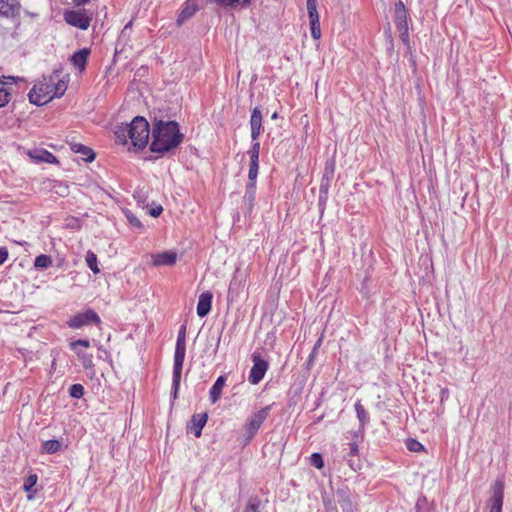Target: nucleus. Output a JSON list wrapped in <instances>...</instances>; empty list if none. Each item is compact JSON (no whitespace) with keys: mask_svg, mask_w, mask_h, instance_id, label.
I'll list each match as a JSON object with an SVG mask.
<instances>
[{"mask_svg":"<svg viewBox=\"0 0 512 512\" xmlns=\"http://www.w3.org/2000/svg\"><path fill=\"white\" fill-rule=\"evenodd\" d=\"M152 141L150 151L157 154L156 158L174 151L184 140V134L180 132L179 124L176 121H164L154 119L151 131Z\"/></svg>","mask_w":512,"mask_h":512,"instance_id":"1","label":"nucleus"},{"mask_svg":"<svg viewBox=\"0 0 512 512\" xmlns=\"http://www.w3.org/2000/svg\"><path fill=\"white\" fill-rule=\"evenodd\" d=\"M271 409L272 405H267L266 407L252 413L247 418L243 425V434L238 438L239 443L243 447L248 445L253 440L262 424L269 416Z\"/></svg>","mask_w":512,"mask_h":512,"instance_id":"2","label":"nucleus"},{"mask_svg":"<svg viewBox=\"0 0 512 512\" xmlns=\"http://www.w3.org/2000/svg\"><path fill=\"white\" fill-rule=\"evenodd\" d=\"M130 141L133 147L143 149L148 144L150 135V126L148 121L142 116H136L129 123Z\"/></svg>","mask_w":512,"mask_h":512,"instance_id":"3","label":"nucleus"},{"mask_svg":"<svg viewBox=\"0 0 512 512\" xmlns=\"http://www.w3.org/2000/svg\"><path fill=\"white\" fill-rule=\"evenodd\" d=\"M411 21L404 3L399 0L394 4V23L399 37L407 50H410L409 22Z\"/></svg>","mask_w":512,"mask_h":512,"instance_id":"4","label":"nucleus"},{"mask_svg":"<svg viewBox=\"0 0 512 512\" xmlns=\"http://www.w3.org/2000/svg\"><path fill=\"white\" fill-rule=\"evenodd\" d=\"M94 13L87 9L79 10H66L64 12V20L67 24L79 28L81 30H87L93 20Z\"/></svg>","mask_w":512,"mask_h":512,"instance_id":"5","label":"nucleus"},{"mask_svg":"<svg viewBox=\"0 0 512 512\" xmlns=\"http://www.w3.org/2000/svg\"><path fill=\"white\" fill-rule=\"evenodd\" d=\"M101 324L99 315L93 309H86L81 313H77L67 321L68 327L72 329H80L84 326Z\"/></svg>","mask_w":512,"mask_h":512,"instance_id":"6","label":"nucleus"},{"mask_svg":"<svg viewBox=\"0 0 512 512\" xmlns=\"http://www.w3.org/2000/svg\"><path fill=\"white\" fill-rule=\"evenodd\" d=\"M335 495L343 512H354L356 510L355 496L347 485L338 486Z\"/></svg>","mask_w":512,"mask_h":512,"instance_id":"7","label":"nucleus"},{"mask_svg":"<svg viewBox=\"0 0 512 512\" xmlns=\"http://www.w3.org/2000/svg\"><path fill=\"white\" fill-rule=\"evenodd\" d=\"M504 500V481L496 479L492 486V494L488 500V512H502Z\"/></svg>","mask_w":512,"mask_h":512,"instance_id":"8","label":"nucleus"},{"mask_svg":"<svg viewBox=\"0 0 512 512\" xmlns=\"http://www.w3.org/2000/svg\"><path fill=\"white\" fill-rule=\"evenodd\" d=\"M317 0H306L311 36L318 40L321 37L320 16L317 10Z\"/></svg>","mask_w":512,"mask_h":512,"instance_id":"9","label":"nucleus"},{"mask_svg":"<svg viewBox=\"0 0 512 512\" xmlns=\"http://www.w3.org/2000/svg\"><path fill=\"white\" fill-rule=\"evenodd\" d=\"M253 366L250 370L248 380L251 384H258L265 376L268 369V362L259 355H252Z\"/></svg>","mask_w":512,"mask_h":512,"instance_id":"10","label":"nucleus"},{"mask_svg":"<svg viewBox=\"0 0 512 512\" xmlns=\"http://www.w3.org/2000/svg\"><path fill=\"white\" fill-rule=\"evenodd\" d=\"M19 78L15 76H1L0 77V108L6 106L11 99L12 85L17 82Z\"/></svg>","mask_w":512,"mask_h":512,"instance_id":"11","label":"nucleus"},{"mask_svg":"<svg viewBox=\"0 0 512 512\" xmlns=\"http://www.w3.org/2000/svg\"><path fill=\"white\" fill-rule=\"evenodd\" d=\"M186 354V325L183 324L177 335L175 352H174V363L183 364Z\"/></svg>","mask_w":512,"mask_h":512,"instance_id":"12","label":"nucleus"},{"mask_svg":"<svg viewBox=\"0 0 512 512\" xmlns=\"http://www.w3.org/2000/svg\"><path fill=\"white\" fill-rule=\"evenodd\" d=\"M21 4L18 0H0V16L5 18H18Z\"/></svg>","mask_w":512,"mask_h":512,"instance_id":"13","label":"nucleus"},{"mask_svg":"<svg viewBox=\"0 0 512 512\" xmlns=\"http://www.w3.org/2000/svg\"><path fill=\"white\" fill-rule=\"evenodd\" d=\"M251 137H260L264 132L263 115L260 107H255L250 116Z\"/></svg>","mask_w":512,"mask_h":512,"instance_id":"14","label":"nucleus"},{"mask_svg":"<svg viewBox=\"0 0 512 512\" xmlns=\"http://www.w3.org/2000/svg\"><path fill=\"white\" fill-rule=\"evenodd\" d=\"M208 420L207 413H198L194 414L191 417L190 424L187 427V430L194 434L195 437L199 438L202 434V429L206 425Z\"/></svg>","mask_w":512,"mask_h":512,"instance_id":"15","label":"nucleus"},{"mask_svg":"<svg viewBox=\"0 0 512 512\" xmlns=\"http://www.w3.org/2000/svg\"><path fill=\"white\" fill-rule=\"evenodd\" d=\"M213 295L210 291H205L200 294L197 304V315L201 318L207 316L212 308Z\"/></svg>","mask_w":512,"mask_h":512,"instance_id":"16","label":"nucleus"},{"mask_svg":"<svg viewBox=\"0 0 512 512\" xmlns=\"http://www.w3.org/2000/svg\"><path fill=\"white\" fill-rule=\"evenodd\" d=\"M154 266H172L176 263L177 253L165 251L152 256Z\"/></svg>","mask_w":512,"mask_h":512,"instance_id":"17","label":"nucleus"},{"mask_svg":"<svg viewBox=\"0 0 512 512\" xmlns=\"http://www.w3.org/2000/svg\"><path fill=\"white\" fill-rule=\"evenodd\" d=\"M226 376H219L209 391V398L212 404H215L222 396L223 387L226 384Z\"/></svg>","mask_w":512,"mask_h":512,"instance_id":"18","label":"nucleus"},{"mask_svg":"<svg viewBox=\"0 0 512 512\" xmlns=\"http://www.w3.org/2000/svg\"><path fill=\"white\" fill-rule=\"evenodd\" d=\"M197 10H198L197 5L193 1L188 0L185 3V6L180 11V13L178 14L177 24L179 26L184 24L188 19H190L191 17L194 16V14L197 12Z\"/></svg>","mask_w":512,"mask_h":512,"instance_id":"19","label":"nucleus"},{"mask_svg":"<svg viewBox=\"0 0 512 512\" xmlns=\"http://www.w3.org/2000/svg\"><path fill=\"white\" fill-rule=\"evenodd\" d=\"M89 55L90 50L88 48L80 49L72 54L71 62L76 68L83 71L86 67Z\"/></svg>","mask_w":512,"mask_h":512,"instance_id":"20","label":"nucleus"},{"mask_svg":"<svg viewBox=\"0 0 512 512\" xmlns=\"http://www.w3.org/2000/svg\"><path fill=\"white\" fill-rule=\"evenodd\" d=\"M70 148L74 153L80 154L86 162H92L96 157L95 152L90 147L81 143H71Z\"/></svg>","mask_w":512,"mask_h":512,"instance_id":"21","label":"nucleus"},{"mask_svg":"<svg viewBox=\"0 0 512 512\" xmlns=\"http://www.w3.org/2000/svg\"><path fill=\"white\" fill-rule=\"evenodd\" d=\"M76 355H77L78 360L80 361L82 367L87 372V375H89L90 377H93L95 374L93 355L82 352V351H76Z\"/></svg>","mask_w":512,"mask_h":512,"instance_id":"22","label":"nucleus"},{"mask_svg":"<svg viewBox=\"0 0 512 512\" xmlns=\"http://www.w3.org/2000/svg\"><path fill=\"white\" fill-rule=\"evenodd\" d=\"M256 196V184L247 183L245 188V194L243 197L244 204L246 206L247 212L250 214L254 207Z\"/></svg>","mask_w":512,"mask_h":512,"instance_id":"23","label":"nucleus"},{"mask_svg":"<svg viewBox=\"0 0 512 512\" xmlns=\"http://www.w3.org/2000/svg\"><path fill=\"white\" fill-rule=\"evenodd\" d=\"M354 408H355L357 419L359 421L360 431H364L366 425L370 421L369 413L362 405L361 400H357L355 402Z\"/></svg>","mask_w":512,"mask_h":512,"instance_id":"24","label":"nucleus"},{"mask_svg":"<svg viewBox=\"0 0 512 512\" xmlns=\"http://www.w3.org/2000/svg\"><path fill=\"white\" fill-rule=\"evenodd\" d=\"M183 364L173 363V375H172V391L171 394L174 399L177 398V394L180 388L181 375H182Z\"/></svg>","mask_w":512,"mask_h":512,"instance_id":"25","label":"nucleus"},{"mask_svg":"<svg viewBox=\"0 0 512 512\" xmlns=\"http://www.w3.org/2000/svg\"><path fill=\"white\" fill-rule=\"evenodd\" d=\"M210 3H216L223 8H246L250 6L252 0H207Z\"/></svg>","mask_w":512,"mask_h":512,"instance_id":"26","label":"nucleus"},{"mask_svg":"<svg viewBox=\"0 0 512 512\" xmlns=\"http://www.w3.org/2000/svg\"><path fill=\"white\" fill-rule=\"evenodd\" d=\"M335 171V161L333 159L326 161L324 172L321 178L320 186L330 187Z\"/></svg>","mask_w":512,"mask_h":512,"instance_id":"27","label":"nucleus"},{"mask_svg":"<svg viewBox=\"0 0 512 512\" xmlns=\"http://www.w3.org/2000/svg\"><path fill=\"white\" fill-rule=\"evenodd\" d=\"M63 450V443L57 439H51L42 443V453L56 454Z\"/></svg>","mask_w":512,"mask_h":512,"instance_id":"28","label":"nucleus"},{"mask_svg":"<svg viewBox=\"0 0 512 512\" xmlns=\"http://www.w3.org/2000/svg\"><path fill=\"white\" fill-rule=\"evenodd\" d=\"M127 130H130L129 124H122L116 127L114 133L117 143L123 145H126L128 143V139H130V131Z\"/></svg>","mask_w":512,"mask_h":512,"instance_id":"29","label":"nucleus"},{"mask_svg":"<svg viewBox=\"0 0 512 512\" xmlns=\"http://www.w3.org/2000/svg\"><path fill=\"white\" fill-rule=\"evenodd\" d=\"M33 157L40 162H45L49 164L58 163L56 156L53 153L44 149L35 151V155Z\"/></svg>","mask_w":512,"mask_h":512,"instance_id":"30","label":"nucleus"},{"mask_svg":"<svg viewBox=\"0 0 512 512\" xmlns=\"http://www.w3.org/2000/svg\"><path fill=\"white\" fill-rule=\"evenodd\" d=\"M38 481V477L36 474H31L29 475L24 484H23V489L28 492L29 494L27 495V498L29 500H32L34 498L33 494L36 492V490H34V486L36 485Z\"/></svg>","mask_w":512,"mask_h":512,"instance_id":"31","label":"nucleus"},{"mask_svg":"<svg viewBox=\"0 0 512 512\" xmlns=\"http://www.w3.org/2000/svg\"><path fill=\"white\" fill-rule=\"evenodd\" d=\"M50 85H52V94L56 98L63 96L67 89V84L64 80H58L54 83L53 77H51Z\"/></svg>","mask_w":512,"mask_h":512,"instance_id":"32","label":"nucleus"},{"mask_svg":"<svg viewBox=\"0 0 512 512\" xmlns=\"http://www.w3.org/2000/svg\"><path fill=\"white\" fill-rule=\"evenodd\" d=\"M52 265V259L49 255L40 254L34 260V267L36 269H47Z\"/></svg>","mask_w":512,"mask_h":512,"instance_id":"33","label":"nucleus"},{"mask_svg":"<svg viewBox=\"0 0 512 512\" xmlns=\"http://www.w3.org/2000/svg\"><path fill=\"white\" fill-rule=\"evenodd\" d=\"M32 89H36L39 93L44 94L47 101L54 97L52 94V85H50V83L39 82L38 84H35Z\"/></svg>","mask_w":512,"mask_h":512,"instance_id":"34","label":"nucleus"},{"mask_svg":"<svg viewBox=\"0 0 512 512\" xmlns=\"http://www.w3.org/2000/svg\"><path fill=\"white\" fill-rule=\"evenodd\" d=\"M28 98L30 103L41 106L47 103V99H45V95L39 93L36 89H31V91L28 94Z\"/></svg>","mask_w":512,"mask_h":512,"instance_id":"35","label":"nucleus"},{"mask_svg":"<svg viewBox=\"0 0 512 512\" xmlns=\"http://www.w3.org/2000/svg\"><path fill=\"white\" fill-rule=\"evenodd\" d=\"M250 160L256 159L259 160V154H260V142L259 137H251V146L249 150L247 151Z\"/></svg>","mask_w":512,"mask_h":512,"instance_id":"36","label":"nucleus"},{"mask_svg":"<svg viewBox=\"0 0 512 512\" xmlns=\"http://www.w3.org/2000/svg\"><path fill=\"white\" fill-rule=\"evenodd\" d=\"M259 171V160H250L249 171H248V182L256 184V179Z\"/></svg>","mask_w":512,"mask_h":512,"instance_id":"37","label":"nucleus"},{"mask_svg":"<svg viewBox=\"0 0 512 512\" xmlns=\"http://www.w3.org/2000/svg\"><path fill=\"white\" fill-rule=\"evenodd\" d=\"M85 260H86L87 266L92 270V272L94 274L100 273V268L98 267L97 256L95 253H93L92 251L89 250L86 253Z\"/></svg>","mask_w":512,"mask_h":512,"instance_id":"38","label":"nucleus"},{"mask_svg":"<svg viewBox=\"0 0 512 512\" xmlns=\"http://www.w3.org/2000/svg\"><path fill=\"white\" fill-rule=\"evenodd\" d=\"M260 504L261 500L257 496L251 497L248 500L243 512H260Z\"/></svg>","mask_w":512,"mask_h":512,"instance_id":"39","label":"nucleus"},{"mask_svg":"<svg viewBox=\"0 0 512 512\" xmlns=\"http://www.w3.org/2000/svg\"><path fill=\"white\" fill-rule=\"evenodd\" d=\"M328 192H329V188H327L325 186L319 187L318 206L321 211H323L326 206V203L328 200Z\"/></svg>","mask_w":512,"mask_h":512,"instance_id":"40","label":"nucleus"},{"mask_svg":"<svg viewBox=\"0 0 512 512\" xmlns=\"http://www.w3.org/2000/svg\"><path fill=\"white\" fill-rule=\"evenodd\" d=\"M322 502L325 512L338 510L335 503V499L327 495L326 493L322 495Z\"/></svg>","mask_w":512,"mask_h":512,"instance_id":"41","label":"nucleus"},{"mask_svg":"<svg viewBox=\"0 0 512 512\" xmlns=\"http://www.w3.org/2000/svg\"><path fill=\"white\" fill-rule=\"evenodd\" d=\"M69 395L72 398L80 399L84 395V387L81 384H73L69 387Z\"/></svg>","mask_w":512,"mask_h":512,"instance_id":"42","label":"nucleus"},{"mask_svg":"<svg viewBox=\"0 0 512 512\" xmlns=\"http://www.w3.org/2000/svg\"><path fill=\"white\" fill-rule=\"evenodd\" d=\"M310 463L317 469H322L324 467V459L322 454L315 452L310 456Z\"/></svg>","mask_w":512,"mask_h":512,"instance_id":"43","label":"nucleus"},{"mask_svg":"<svg viewBox=\"0 0 512 512\" xmlns=\"http://www.w3.org/2000/svg\"><path fill=\"white\" fill-rule=\"evenodd\" d=\"M406 447L409 451L420 452L424 450V446L417 440L409 438L406 441Z\"/></svg>","mask_w":512,"mask_h":512,"instance_id":"44","label":"nucleus"},{"mask_svg":"<svg viewBox=\"0 0 512 512\" xmlns=\"http://www.w3.org/2000/svg\"><path fill=\"white\" fill-rule=\"evenodd\" d=\"M428 501L424 495H421L415 504V512H425L427 509Z\"/></svg>","mask_w":512,"mask_h":512,"instance_id":"45","label":"nucleus"},{"mask_svg":"<svg viewBox=\"0 0 512 512\" xmlns=\"http://www.w3.org/2000/svg\"><path fill=\"white\" fill-rule=\"evenodd\" d=\"M126 218L132 226H134L136 228L143 227L141 221L135 215H133L131 212L126 213Z\"/></svg>","mask_w":512,"mask_h":512,"instance_id":"46","label":"nucleus"},{"mask_svg":"<svg viewBox=\"0 0 512 512\" xmlns=\"http://www.w3.org/2000/svg\"><path fill=\"white\" fill-rule=\"evenodd\" d=\"M70 346L73 350L76 351L77 346H82V347L88 348L90 346V342L87 339H78V340L73 341L70 344Z\"/></svg>","mask_w":512,"mask_h":512,"instance_id":"47","label":"nucleus"},{"mask_svg":"<svg viewBox=\"0 0 512 512\" xmlns=\"http://www.w3.org/2000/svg\"><path fill=\"white\" fill-rule=\"evenodd\" d=\"M359 453V447L356 441L349 444V457H357Z\"/></svg>","mask_w":512,"mask_h":512,"instance_id":"48","label":"nucleus"},{"mask_svg":"<svg viewBox=\"0 0 512 512\" xmlns=\"http://www.w3.org/2000/svg\"><path fill=\"white\" fill-rule=\"evenodd\" d=\"M449 395H450V392L447 387L440 388V393H439L440 403L443 404L449 398Z\"/></svg>","mask_w":512,"mask_h":512,"instance_id":"49","label":"nucleus"},{"mask_svg":"<svg viewBox=\"0 0 512 512\" xmlns=\"http://www.w3.org/2000/svg\"><path fill=\"white\" fill-rule=\"evenodd\" d=\"M347 462L354 471H357L361 467L359 458L354 459V457H350L347 459Z\"/></svg>","mask_w":512,"mask_h":512,"instance_id":"50","label":"nucleus"},{"mask_svg":"<svg viewBox=\"0 0 512 512\" xmlns=\"http://www.w3.org/2000/svg\"><path fill=\"white\" fill-rule=\"evenodd\" d=\"M162 212H163V208L161 205H156V206L150 208V210H149V214L155 218L160 216Z\"/></svg>","mask_w":512,"mask_h":512,"instance_id":"51","label":"nucleus"},{"mask_svg":"<svg viewBox=\"0 0 512 512\" xmlns=\"http://www.w3.org/2000/svg\"><path fill=\"white\" fill-rule=\"evenodd\" d=\"M8 258V250L6 247H0V265L3 264Z\"/></svg>","mask_w":512,"mask_h":512,"instance_id":"52","label":"nucleus"},{"mask_svg":"<svg viewBox=\"0 0 512 512\" xmlns=\"http://www.w3.org/2000/svg\"><path fill=\"white\" fill-rule=\"evenodd\" d=\"M59 188H60V190H57V193L60 196H66L67 193H68V186L67 185H62L61 183H59Z\"/></svg>","mask_w":512,"mask_h":512,"instance_id":"53","label":"nucleus"},{"mask_svg":"<svg viewBox=\"0 0 512 512\" xmlns=\"http://www.w3.org/2000/svg\"><path fill=\"white\" fill-rule=\"evenodd\" d=\"M386 34H387L388 39H389V44H390L389 49L393 50L394 43H393V38H392V35H391L390 27H388V30L386 31Z\"/></svg>","mask_w":512,"mask_h":512,"instance_id":"54","label":"nucleus"},{"mask_svg":"<svg viewBox=\"0 0 512 512\" xmlns=\"http://www.w3.org/2000/svg\"><path fill=\"white\" fill-rule=\"evenodd\" d=\"M320 342H321V340H319V341L315 344V346H314V348H313V350H312V352H311V354H310V356H309V360H310V361H312L313 357H315V352H316V350H317L318 346L320 345Z\"/></svg>","mask_w":512,"mask_h":512,"instance_id":"55","label":"nucleus"},{"mask_svg":"<svg viewBox=\"0 0 512 512\" xmlns=\"http://www.w3.org/2000/svg\"><path fill=\"white\" fill-rule=\"evenodd\" d=\"M364 433V431H360V429L356 432L353 433V437L354 438H358V437H362V434Z\"/></svg>","mask_w":512,"mask_h":512,"instance_id":"56","label":"nucleus"},{"mask_svg":"<svg viewBox=\"0 0 512 512\" xmlns=\"http://www.w3.org/2000/svg\"><path fill=\"white\" fill-rule=\"evenodd\" d=\"M278 118V113L277 112H274L272 115H271V119L272 120H275Z\"/></svg>","mask_w":512,"mask_h":512,"instance_id":"57","label":"nucleus"},{"mask_svg":"<svg viewBox=\"0 0 512 512\" xmlns=\"http://www.w3.org/2000/svg\"><path fill=\"white\" fill-rule=\"evenodd\" d=\"M131 26H132V22L130 21V22H128V23L125 25L124 30H126V29L130 28Z\"/></svg>","mask_w":512,"mask_h":512,"instance_id":"58","label":"nucleus"},{"mask_svg":"<svg viewBox=\"0 0 512 512\" xmlns=\"http://www.w3.org/2000/svg\"><path fill=\"white\" fill-rule=\"evenodd\" d=\"M219 344H220V337H218V339H217V347L219 346Z\"/></svg>","mask_w":512,"mask_h":512,"instance_id":"59","label":"nucleus"}]
</instances>
